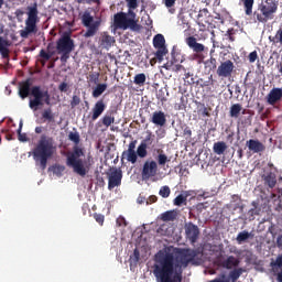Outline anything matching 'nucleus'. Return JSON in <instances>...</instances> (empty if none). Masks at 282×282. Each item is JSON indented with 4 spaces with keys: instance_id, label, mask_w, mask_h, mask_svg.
<instances>
[{
    "instance_id": "nucleus-26",
    "label": "nucleus",
    "mask_w": 282,
    "mask_h": 282,
    "mask_svg": "<svg viewBox=\"0 0 282 282\" xmlns=\"http://www.w3.org/2000/svg\"><path fill=\"white\" fill-rule=\"evenodd\" d=\"M177 219V212L175 210H167L161 214V221H175Z\"/></svg>"
},
{
    "instance_id": "nucleus-45",
    "label": "nucleus",
    "mask_w": 282,
    "mask_h": 282,
    "mask_svg": "<svg viewBox=\"0 0 282 282\" xmlns=\"http://www.w3.org/2000/svg\"><path fill=\"white\" fill-rule=\"evenodd\" d=\"M42 118H44V120H48V122H52V120H54V115L52 113V109H46L43 111L42 113Z\"/></svg>"
},
{
    "instance_id": "nucleus-9",
    "label": "nucleus",
    "mask_w": 282,
    "mask_h": 282,
    "mask_svg": "<svg viewBox=\"0 0 282 282\" xmlns=\"http://www.w3.org/2000/svg\"><path fill=\"white\" fill-rule=\"evenodd\" d=\"M57 52H64L65 54H72L73 50H76V44L72 39V33L69 31H64L59 39L56 41Z\"/></svg>"
},
{
    "instance_id": "nucleus-23",
    "label": "nucleus",
    "mask_w": 282,
    "mask_h": 282,
    "mask_svg": "<svg viewBox=\"0 0 282 282\" xmlns=\"http://www.w3.org/2000/svg\"><path fill=\"white\" fill-rule=\"evenodd\" d=\"M253 237L254 235H252V232H249L248 230H243L237 235L236 241L237 243L241 245V243H246L248 239H253Z\"/></svg>"
},
{
    "instance_id": "nucleus-39",
    "label": "nucleus",
    "mask_w": 282,
    "mask_h": 282,
    "mask_svg": "<svg viewBox=\"0 0 282 282\" xmlns=\"http://www.w3.org/2000/svg\"><path fill=\"white\" fill-rule=\"evenodd\" d=\"M241 274H243V269H235L229 272V279L235 282L239 279V276H241Z\"/></svg>"
},
{
    "instance_id": "nucleus-30",
    "label": "nucleus",
    "mask_w": 282,
    "mask_h": 282,
    "mask_svg": "<svg viewBox=\"0 0 282 282\" xmlns=\"http://www.w3.org/2000/svg\"><path fill=\"white\" fill-rule=\"evenodd\" d=\"M264 183L269 186V188H274L276 186V174L270 172L264 176Z\"/></svg>"
},
{
    "instance_id": "nucleus-60",
    "label": "nucleus",
    "mask_w": 282,
    "mask_h": 282,
    "mask_svg": "<svg viewBox=\"0 0 282 282\" xmlns=\"http://www.w3.org/2000/svg\"><path fill=\"white\" fill-rule=\"evenodd\" d=\"M155 202H158V196L151 195V196H149V198L147 199V205L149 206V204H155Z\"/></svg>"
},
{
    "instance_id": "nucleus-12",
    "label": "nucleus",
    "mask_w": 282,
    "mask_h": 282,
    "mask_svg": "<svg viewBox=\"0 0 282 282\" xmlns=\"http://www.w3.org/2000/svg\"><path fill=\"white\" fill-rule=\"evenodd\" d=\"M232 72H235V63L230 59L221 62L216 69L218 78H230Z\"/></svg>"
},
{
    "instance_id": "nucleus-59",
    "label": "nucleus",
    "mask_w": 282,
    "mask_h": 282,
    "mask_svg": "<svg viewBox=\"0 0 282 282\" xmlns=\"http://www.w3.org/2000/svg\"><path fill=\"white\" fill-rule=\"evenodd\" d=\"M138 144V140H133L129 143L127 151H135V147Z\"/></svg>"
},
{
    "instance_id": "nucleus-58",
    "label": "nucleus",
    "mask_w": 282,
    "mask_h": 282,
    "mask_svg": "<svg viewBox=\"0 0 282 282\" xmlns=\"http://www.w3.org/2000/svg\"><path fill=\"white\" fill-rule=\"evenodd\" d=\"M57 54H62L61 61H62V63H66V62H67V58H69V54H70V53L57 52Z\"/></svg>"
},
{
    "instance_id": "nucleus-43",
    "label": "nucleus",
    "mask_w": 282,
    "mask_h": 282,
    "mask_svg": "<svg viewBox=\"0 0 282 282\" xmlns=\"http://www.w3.org/2000/svg\"><path fill=\"white\" fill-rule=\"evenodd\" d=\"M21 129H23V122H20V127L18 129V140L20 142H28V134L21 133Z\"/></svg>"
},
{
    "instance_id": "nucleus-34",
    "label": "nucleus",
    "mask_w": 282,
    "mask_h": 282,
    "mask_svg": "<svg viewBox=\"0 0 282 282\" xmlns=\"http://www.w3.org/2000/svg\"><path fill=\"white\" fill-rule=\"evenodd\" d=\"M155 58L159 59V63H162L164 61V56L169 54V48L166 46L156 48Z\"/></svg>"
},
{
    "instance_id": "nucleus-5",
    "label": "nucleus",
    "mask_w": 282,
    "mask_h": 282,
    "mask_svg": "<svg viewBox=\"0 0 282 282\" xmlns=\"http://www.w3.org/2000/svg\"><path fill=\"white\" fill-rule=\"evenodd\" d=\"M28 18L25 20V28L24 30H20V36L21 39H29L30 34H36L39 32V26L36 24L39 23V4L34 3L31 7L26 8Z\"/></svg>"
},
{
    "instance_id": "nucleus-49",
    "label": "nucleus",
    "mask_w": 282,
    "mask_h": 282,
    "mask_svg": "<svg viewBox=\"0 0 282 282\" xmlns=\"http://www.w3.org/2000/svg\"><path fill=\"white\" fill-rule=\"evenodd\" d=\"M78 105H80V97L77 95H74L70 100V108L76 109V107H78Z\"/></svg>"
},
{
    "instance_id": "nucleus-63",
    "label": "nucleus",
    "mask_w": 282,
    "mask_h": 282,
    "mask_svg": "<svg viewBox=\"0 0 282 282\" xmlns=\"http://www.w3.org/2000/svg\"><path fill=\"white\" fill-rule=\"evenodd\" d=\"M164 4L167 8H173V6H175V0H164Z\"/></svg>"
},
{
    "instance_id": "nucleus-16",
    "label": "nucleus",
    "mask_w": 282,
    "mask_h": 282,
    "mask_svg": "<svg viewBox=\"0 0 282 282\" xmlns=\"http://www.w3.org/2000/svg\"><path fill=\"white\" fill-rule=\"evenodd\" d=\"M246 147L251 153H263V151H265V144L257 139L248 140Z\"/></svg>"
},
{
    "instance_id": "nucleus-20",
    "label": "nucleus",
    "mask_w": 282,
    "mask_h": 282,
    "mask_svg": "<svg viewBox=\"0 0 282 282\" xmlns=\"http://www.w3.org/2000/svg\"><path fill=\"white\" fill-rule=\"evenodd\" d=\"M239 263V259L235 256H229L227 259L221 261V267L226 268V270H232V268H237Z\"/></svg>"
},
{
    "instance_id": "nucleus-27",
    "label": "nucleus",
    "mask_w": 282,
    "mask_h": 282,
    "mask_svg": "<svg viewBox=\"0 0 282 282\" xmlns=\"http://www.w3.org/2000/svg\"><path fill=\"white\" fill-rule=\"evenodd\" d=\"M105 91H107V84H97L93 89V98H100Z\"/></svg>"
},
{
    "instance_id": "nucleus-28",
    "label": "nucleus",
    "mask_w": 282,
    "mask_h": 282,
    "mask_svg": "<svg viewBox=\"0 0 282 282\" xmlns=\"http://www.w3.org/2000/svg\"><path fill=\"white\" fill-rule=\"evenodd\" d=\"M153 46L155 47V50L160 47H166V40L164 39V35L156 34L153 37Z\"/></svg>"
},
{
    "instance_id": "nucleus-38",
    "label": "nucleus",
    "mask_w": 282,
    "mask_h": 282,
    "mask_svg": "<svg viewBox=\"0 0 282 282\" xmlns=\"http://www.w3.org/2000/svg\"><path fill=\"white\" fill-rule=\"evenodd\" d=\"M101 122L104 127H111L116 122V118L111 115H106L102 117Z\"/></svg>"
},
{
    "instance_id": "nucleus-44",
    "label": "nucleus",
    "mask_w": 282,
    "mask_h": 282,
    "mask_svg": "<svg viewBox=\"0 0 282 282\" xmlns=\"http://www.w3.org/2000/svg\"><path fill=\"white\" fill-rule=\"evenodd\" d=\"M273 43H280L282 45V29H279L275 33V36L269 37Z\"/></svg>"
},
{
    "instance_id": "nucleus-62",
    "label": "nucleus",
    "mask_w": 282,
    "mask_h": 282,
    "mask_svg": "<svg viewBox=\"0 0 282 282\" xmlns=\"http://www.w3.org/2000/svg\"><path fill=\"white\" fill-rule=\"evenodd\" d=\"M182 195L185 197V199H188L191 195H195V191H185V192H182Z\"/></svg>"
},
{
    "instance_id": "nucleus-4",
    "label": "nucleus",
    "mask_w": 282,
    "mask_h": 282,
    "mask_svg": "<svg viewBox=\"0 0 282 282\" xmlns=\"http://www.w3.org/2000/svg\"><path fill=\"white\" fill-rule=\"evenodd\" d=\"M279 10V4L274 0H262L258 9L253 12V19L258 23H268L274 19Z\"/></svg>"
},
{
    "instance_id": "nucleus-15",
    "label": "nucleus",
    "mask_w": 282,
    "mask_h": 282,
    "mask_svg": "<svg viewBox=\"0 0 282 282\" xmlns=\"http://www.w3.org/2000/svg\"><path fill=\"white\" fill-rule=\"evenodd\" d=\"M185 43L188 45L189 50H193L195 54H202V52H206V46L202 43H198L195 36L186 37Z\"/></svg>"
},
{
    "instance_id": "nucleus-10",
    "label": "nucleus",
    "mask_w": 282,
    "mask_h": 282,
    "mask_svg": "<svg viewBox=\"0 0 282 282\" xmlns=\"http://www.w3.org/2000/svg\"><path fill=\"white\" fill-rule=\"evenodd\" d=\"M184 231L185 239H188L189 243H197L200 235L199 227L197 225L193 224V221L185 223Z\"/></svg>"
},
{
    "instance_id": "nucleus-24",
    "label": "nucleus",
    "mask_w": 282,
    "mask_h": 282,
    "mask_svg": "<svg viewBox=\"0 0 282 282\" xmlns=\"http://www.w3.org/2000/svg\"><path fill=\"white\" fill-rule=\"evenodd\" d=\"M243 6L245 14L247 17H252V8H254V0H240Z\"/></svg>"
},
{
    "instance_id": "nucleus-54",
    "label": "nucleus",
    "mask_w": 282,
    "mask_h": 282,
    "mask_svg": "<svg viewBox=\"0 0 282 282\" xmlns=\"http://www.w3.org/2000/svg\"><path fill=\"white\" fill-rule=\"evenodd\" d=\"M129 10H135L138 8V0H126Z\"/></svg>"
},
{
    "instance_id": "nucleus-37",
    "label": "nucleus",
    "mask_w": 282,
    "mask_h": 282,
    "mask_svg": "<svg viewBox=\"0 0 282 282\" xmlns=\"http://www.w3.org/2000/svg\"><path fill=\"white\" fill-rule=\"evenodd\" d=\"M68 140L70 142H73L75 145H79L80 144V133H78V131L69 132Z\"/></svg>"
},
{
    "instance_id": "nucleus-33",
    "label": "nucleus",
    "mask_w": 282,
    "mask_h": 282,
    "mask_svg": "<svg viewBox=\"0 0 282 282\" xmlns=\"http://www.w3.org/2000/svg\"><path fill=\"white\" fill-rule=\"evenodd\" d=\"M39 56H40V63L43 65V67H44V65H45V63H47V61H50V58H52V56H54V53H47L45 50H41L40 51V54H39Z\"/></svg>"
},
{
    "instance_id": "nucleus-31",
    "label": "nucleus",
    "mask_w": 282,
    "mask_h": 282,
    "mask_svg": "<svg viewBox=\"0 0 282 282\" xmlns=\"http://www.w3.org/2000/svg\"><path fill=\"white\" fill-rule=\"evenodd\" d=\"M242 109L243 107H241V104H234L229 110L230 118H239Z\"/></svg>"
},
{
    "instance_id": "nucleus-14",
    "label": "nucleus",
    "mask_w": 282,
    "mask_h": 282,
    "mask_svg": "<svg viewBox=\"0 0 282 282\" xmlns=\"http://www.w3.org/2000/svg\"><path fill=\"white\" fill-rule=\"evenodd\" d=\"M19 96L22 100H25L29 96H32V79L28 78L19 84Z\"/></svg>"
},
{
    "instance_id": "nucleus-36",
    "label": "nucleus",
    "mask_w": 282,
    "mask_h": 282,
    "mask_svg": "<svg viewBox=\"0 0 282 282\" xmlns=\"http://www.w3.org/2000/svg\"><path fill=\"white\" fill-rule=\"evenodd\" d=\"M165 69H172V72H175L176 74L178 72H186V68L184 66H182V64H176V65H173V64H165L164 65Z\"/></svg>"
},
{
    "instance_id": "nucleus-46",
    "label": "nucleus",
    "mask_w": 282,
    "mask_h": 282,
    "mask_svg": "<svg viewBox=\"0 0 282 282\" xmlns=\"http://www.w3.org/2000/svg\"><path fill=\"white\" fill-rule=\"evenodd\" d=\"M156 98L158 100H160L161 102H166V91L164 89H159L156 91Z\"/></svg>"
},
{
    "instance_id": "nucleus-64",
    "label": "nucleus",
    "mask_w": 282,
    "mask_h": 282,
    "mask_svg": "<svg viewBox=\"0 0 282 282\" xmlns=\"http://www.w3.org/2000/svg\"><path fill=\"white\" fill-rule=\"evenodd\" d=\"M278 282H282V269L281 271L278 273Z\"/></svg>"
},
{
    "instance_id": "nucleus-1",
    "label": "nucleus",
    "mask_w": 282,
    "mask_h": 282,
    "mask_svg": "<svg viewBox=\"0 0 282 282\" xmlns=\"http://www.w3.org/2000/svg\"><path fill=\"white\" fill-rule=\"evenodd\" d=\"M199 254L197 249H176L175 252L159 251L154 256L153 274L159 282H182L184 268Z\"/></svg>"
},
{
    "instance_id": "nucleus-57",
    "label": "nucleus",
    "mask_w": 282,
    "mask_h": 282,
    "mask_svg": "<svg viewBox=\"0 0 282 282\" xmlns=\"http://www.w3.org/2000/svg\"><path fill=\"white\" fill-rule=\"evenodd\" d=\"M117 226H127V219H124V217H122V216H119L118 218H117Z\"/></svg>"
},
{
    "instance_id": "nucleus-35",
    "label": "nucleus",
    "mask_w": 282,
    "mask_h": 282,
    "mask_svg": "<svg viewBox=\"0 0 282 282\" xmlns=\"http://www.w3.org/2000/svg\"><path fill=\"white\" fill-rule=\"evenodd\" d=\"M133 83L139 87H143L144 83H147V75L144 73L137 74L134 76Z\"/></svg>"
},
{
    "instance_id": "nucleus-11",
    "label": "nucleus",
    "mask_w": 282,
    "mask_h": 282,
    "mask_svg": "<svg viewBox=\"0 0 282 282\" xmlns=\"http://www.w3.org/2000/svg\"><path fill=\"white\" fill-rule=\"evenodd\" d=\"M155 175H158V162L154 160L145 161L141 171L142 180H151Z\"/></svg>"
},
{
    "instance_id": "nucleus-56",
    "label": "nucleus",
    "mask_w": 282,
    "mask_h": 282,
    "mask_svg": "<svg viewBox=\"0 0 282 282\" xmlns=\"http://www.w3.org/2000/svg\"><path fill=\"white\" fill-rule=\"evenodd\" d=\"M183 135H185L186 138H191L193 135V130H191L189 127H185L183 129Z\"/></svg>"
},
{
    "instance_id": "nucleus-25",
    "label": "nucleus",
    "mask_w": 282,
    "mask_h": 282,
    "mask_svg": "<svg viewBox=\"0 0 282 282\" xmlns=\"http://www.w3.org/2000/svg\"><path fill=\"white\" fill-rule=\"evenodd\" d=\"M226 149H228V145L224 141L214 143V153L217 155H224V153H226Z\"/></svg>"
},
{
    "instance_id": "nucleus-3",
    "label": "nucleus",
    "mask_w": 282,
    "mask_h": 282,
    "mask_svg": "<svg viewBox=\"0 0 282 282\" xmlns=\"http://www.w3.org/2000/svg\"><path fill=\"white\" fill-rule=\"evenodd\" d=\"M83 156H85V150L78 145H74L73 152L66 158V165L73 169L74 173L80 175V177H85L89 173V166H85V161L80 159Z\"/></svg>"
},
{
    "instance_id": "nucleus-51",
    "label": "nucleus",
    "mask_w": 282,
    "mask_h": 282,
    "mask_svg": "<svg viewBox=\"0 0 282 282\" xmlns=\"http://www.w3.org/2000/svg\"><path fill=\"white\" fill-rule=\"evenodd\" d=\"M239 203H241V196L238 194L231 195V204H237L235 207V210H237V208H239Z\"/></svg>"
},
{
    "instance_id": "nucleus-2",
    "label": "nucleus",
    "mask_w": 282,
    "mask_h": 282,
    "mask_svg": "<svg viewBox=\"0 0 282 282\" xmlns=\"http://www.w3.org/2000/svg\"><path fill=\"white\" fill-rule=\"evenodd\" d=\"M55 151L54 138L42 134L32 152L33 160L40 164L42 171L47 169V161L54 155Z\"/></svg>"
},
{
    "instance_id": "nucleus-47",
    "label": "nucleus",
    "mask_w": 282,
    "mask_h": 282,
    "mask_svg": "<svg viewBox=\"0 0 282 282\" xmlns=\"http://www.w3.org/2000/svg\"><path fill=\"white\" fill-rule=\"evenodd\" d=\"M166 162H169V156H166V154H164V153H160L158 155V164L160 166H164V164H166Z\"/></svg>"
},
{
    "instance_id": "nucleus-52",
    "label": "nucleus",
    "mask_w": 282,
    "mask_h": 282,
    "mask_svg": "<svg viewBox=\"0 0 282 282\" xmlns=\"http://www.w3.org/2000/svg\"><path fill=\"white\" fill-rule=\"evenodd\" d=\"M89 77L90 83H94V85H98V83H100V73H94Z\"/></svg>"
},
{
    "instance_id": "nucleus-7",
    "label": "nucleus",
    "mask_w": 282,
    "mask_h": 282,
    "mask_svg": "<svg viewBox=\"0 0 282 282\" xmlns=\"http://www.w3.org/2000/svg\"><path fill=\"white\" fill-rule=\"evenodd\" d=\"M113 23L115 28H118L119 30H132V32H138L140 30L138 21L129 19L124 12L115 14Z\"/></svg>"
},
{
    "instance_id": "nucleus-22",
    "label": "nucleus",
    "mask_w": 282,
    "mask_h": 282,
    "mask_svg": "<svg viewBox=\"0 0 282 282\" xmlns=\"http://www.w3.org/2000/svg\"><path fill=\"white\" fill-rule=\"evenodd\" d=\"M113 43H116V40L113 39V36L104 33L101 35L100 39V47H102L104 50H109V47H111V45H113Z\"/></svg>"
},
{
    "instance_id": "nucleus-41",
    "label": "nucleus",
    "mask_w": 282,
    "mask_h": 282,
    "mask_svg": "<svg viewBox=\"0 0 282 282\" xmlns=\"http://www.w3.org/2000/svg\"><path fill=\"white\" fill-rule=\"evenodd\" d=\"M173 204L174 206H182L183 204H186V196H184V194L176 196Z\"/></svg>"
},
{
    "instance_id": "nucleus-8",
    "label": "nucleus",
    "mask_w": 282,
    "mask_h": 282,
    "mask_svg": "<svg viewBox=\"0 0 282 282\" xmlns=\"http://www.w3.org/2000/svg\"><path fill=\"white\" fill-rule=\"evenodd\" d=\"M82 23L84 28H87V31L84 33L85 39H91V36H96L98 30L100 28V20H94L91 13L84 12L82 15Z\"/></svg>"
},
{
    "instance_id": "nucleus-40",
    "label": "nucleus",
    "mask_w": 282,
    "mask_h": 282,
    "mask_svg": "<svg viewBox=\"0 0 282 282\" xmlns=\"http://www.w3.org/2000/svg\"><path fill=\"white\" fill-rule=\"evenodd\" d=\"M159 195L166 199L171 196V187H169V185L162 186L159 191Z\"/></svg>"
},
{
    "instance_id": "nucleus-53",
    "label": "nucleus",
    "mask_w": 282,
    "mask_h": 282,
    "mask_svg": "<svg viewBox=\"0 0 282 282\" xmlns=\"http://www.w3.org/2000/svg\"><path fill=\"white\" fill-rule=\"evenodd\" d=\"M58 89L62 94H67V91H69V85L66 82H63L58 85Z\"/></svg>"
},
{
    "instance_id": "nucleus-61",
    "label": "nucleus",
    "mask_w": 282,
    "mask_h": 282,
    "mask_svg": "<svg viewBox=\"0 0 282 282\" xmlns=\"http://www.w3.org/2000/svg\"><path fill=\"white\" fill-rule=\"evenodd\" d=\"M202 17H208V9H202L198 12L197 19H202Z\"/></svg>"
},
{
    "instance_id": "nucleus-17",
    "label": "nucleus",
    "mask_w": 282,
    "mask_h": 282,
    "mask_svg": "<svg viewBox=\"0 0 282 282\" xmlns=\"http://www.w3.org/2000/svg\"><path fill=\"white\" fill-rule=\"evenodd\" d=\"M150 122H152V124H155V127H165L166 126V115L162 110L154 111L152 113Z\"/></svg>"
},
{
    "instance_id": "nucleus-18",
    "label": "nucleus",
    "mask_w": 282,
    "mask_h": 282,
    "mask_svg": "<svg viewBox=\"0 0 282 282\" xmlns=\"http://www.w3.org/2000/svg\"><path fill=\"white\" fill-rule=\"evenodd\" d=\"M106 109H107V105L105 104V99H99L93 108V115H91L93 122H96V119L99 116H102Z\"/></svg>"
},
{
    "instance_id": "nucleus-48",
    "label": "nucleus",
    "mask_w": 282,
    "mask_h": 282,
    "mask_svg": "<svg viewBox=\"0 0 282 282\" xmlns=\"http://www.w3.org/2000/svg\"><path fill=\"white\" fill-rule=\"evenodd\" d=\"M93 217L97 221V224H99V226H104V224H105V215L95 213L93 215Z\"/></svg>"
},
{
    "instance_id": "nucleus-42",
    "label": "nucleus",
    "mask_w": 282,
    "mask_h": 282,
    "mask_svg": "<svg viewBox=\"0 0 282 282\" xmlns=\"http://www.w3.org/2000/svg\"><path fill=\"white\" fill-rule=\"evenodd\" d=\"M64 172H65L64 165H54L53 166V173H54V175H57V177H62Z\"/></svg>"
},
{
    "instance_id": "nucleus-6",
    "label": "nucleus",
    "mask_w": 282,
    "mask_h": 282,
    "mask_svg": "<svg viewBox=\"0 0 282 282\" xmlns=\"http://www.w3.org/2000/svg\"><path fill=\"white\" fill-rule=\"evenodd\" d=\"M31 97L29 100V107L32 111H39V107L43 105H52V99L48 90H43L41 86H32Z\"/></svg>"
},
{
    "instance_id": "nucleus-13",
    "label": "nucleus",
    "mask_w": 282,
    "mask_h": 282,
    "mask_svg": "<svg viewBox=\"0 0 282 282\" xmlns=\"http://www.w3.org/2000/svg\"><path fill=\"white\" fill-rule=\"evenodd\" d=\"M120 184H122V170L115 169L108 177V191H113Z\"/></svg>"
},
{
    "instance_id": "nucleus-32",
    "label": "nucleus",
    "mask_w": 282,
    "mask_h": 282,
    "mask_svg": "<svg viewBox=\"0 0 282 282\" xmlns=\"http://www.w3.org/2000/svg\"><path fill=\"white\" fill-rule=\"evenodd\" d=\"M270 267L272 268L273 272H279V270H282V254H279L275 260L272 259Z\"/></svg>"
},
{
    "instance_id": "nucleus-29",
    "label": "nucleus",
    "mask_w": 282,
    "mask_h": 282,
    "mask_svg": "<svg viewBox=\"0 0 282 282\" xmlns=\"http://www.w3.org/2000/svg\"><path fill=\"white\" fill-rule=\"evenodd\" d=\"M147 149H149V145H147L145 141L141 142L137 148L138 158H141V159L147 158V155H149V151H147Z\"/></svg>"
},
{
    "instance_id": "nucleus-19",
    "label": "nucleus",
    "mask_w": 282,
    "mask_h": 282,
    "mask_svg": "<svg viewBox=\"0 0 282 282\" xmlns=\"http://www.w3.org/2000/svg\"><path fill=\"white\" fill-rule=\"evenodd\" d=\"M12 46V42L10 40L3 39L0 36V54L2 58H10V48Z\"/></svg>"
},
{
    "instance_id": "nucleus-21",
    "label": "nucleus",
    "mask_w": 282,
    "mask_h": 282,
    "mask_svg": "<svg viewBox=\"0 0 282 282\" xmlns=\"http://www.w3.org/2000/svg\"><path fill=\"white\" fill-rule=\"evenodd\" d=\"M122 160H127V162H130V164H137L138 163V152L132 150H126L121 154Z\"/></svg>"
},
{
    "instance_id": "nucleus-55",
    "label": "nucleus",
    "mask_w": 282,
    "mask_h": 282,
    "mask_svg": "<svg viewBox=\"0 0 282 282\" xmlns=\"http://www.w3.org/2000/svg\"><path fill=\"white\" fill-rule=\"evenodd\" d=\"M248 58L249 63H256L257 58H259V54L257 53V51H253L249 54Z\"/></svg>"
},
{
    "instance_id": "nucleus-50",
    "label": "nucleus",
    "mask_w": 282,
    "mask_h": 282,
    "mask_svg": "<svg viewBox=\"0 0 282 282\" xmlns=\"http://www.w3.org/2000/svg\"><path fill=\"white\" fill-rule=\"evenodd\" d=\"M205 65H208L210 69H217V58L210 57L205 62Z\"/></svg>"
}]
</instances>
